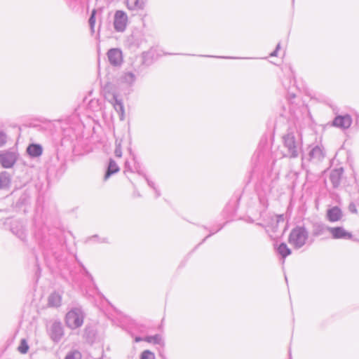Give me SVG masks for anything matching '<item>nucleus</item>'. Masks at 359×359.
Returning a JSON list of instances; mask_svg holds the SVG:
<instances>
[{
  "mask_svg": "<svg viewBox=\"0 0 359 359\" xmlns=\"http://www.w3.org/2000/svg\"><path fill=\"white\" fill-rule=\"evenodd\" d=\"M28 155L32 158H37L42 155L43 147L39 144H29L26 150Z\"/></svg>",
  "mask_w": 359,
  "mask_h": 359,
  "instance_id": "obj_16",
  "label": "nucleus"
},
{
  "mask_svg": "<svg viewBox=\"0 0 359 359\" xmlns=\"http://www.w3.org/2000/svg\"><path fill=\"white\" fill-rule=\"evenodd\" d=\"M352 123L350 115L337 116L333 120V126L342 129H348Z\"/></svg>",
  "mask_w": 359,
  "mask_h": 359,
  "instance_id": "obj_12",
  "label": "nucleus"
},
{
  "mask_svg": "<svg viewBox=\"0 0 359 359\" xmlns=\"http://www.w3.org/2000/svg\"><path fill=\"white\" fill-rule=\"evenodd\" d=\"M142 41V36L139 32L133 33L128 38V43L130 48H139Z\"/></svg>",
  "mask_w": 359,
  "mask_h": 359,
  "instance_id": "obj_18",
  "label": "nucleus"
},
{
  "mask_svg": "<svg viewBox=\"0 0 359 359\" xmlns=\"http://www.w3.org/2000/svg\"><path fill=\"white\" fill-rule=\"evenodd\" d=\"M259 155H260V151H258L257 156H259Z\"/></svg>",
  "mask_w": 359,
  "mask_h": 359,
  "instance_id": "obj_43",
  "label": "nucleus"
},
{
  "mask_svg": "<svg viewBox=\"0 0 359 359\" xmlns=\"http://www.w3.org/2000/svg\"><path fill=\"white\" fill-rule=\"evenodd\" d=\"M324 158V153L319 146L313 147L309 152L308 156H303L302 161L319 162Z\"/></svg>",
  "mask_w": 359,
  "mask_h": 359,
  "instance_id": "obj_11",
  "label": "nucleus"
},
{
  "mask_svg": "<svg viewBox=\"0 0 359 359\" xmlns=\"http://www.w3.org/2000/svg\"><path fill=\"white\" fill-rule=\"evenodd\" d=\"M278 180V175L268 174L267 176H264L259 184L257 185V191L259 198V202L262 206L266 208L268 206V199L266 198L269 196L273 188L274 187L276 181Z\"/></svg>",
  "mask_w": 359,
  "mask_h": 359,
  "instance_id": "obj_2",
  "label": "nucleus"
},
{
  "mask_svg": "<svg viewBox=\"0 0 359 359\" xmlns=\"http://www.w3.org/2000/svg\"><path fill=\"white\" fill-rule=\"evenodd\" d=\"M138 174L140 175H142L143 177L145 179V180L147 181L148 185L152 188L154 189V191H155L156 193V197L158 198L161 196V193H160V191L158 190V189L156 187L155 185V183L150 180L148 177L147 176V175L145 173H144L141 170H138L137 171Z\"/></svg>",
  "mask_w": 359,
  "mask_h": 359,
  "instance_id": "obj_24",
  "label": "nucleus"
},
{
  "mask_svg": "<svg viewBox=\"0 0 359 359\" xmlns=\"http://www.w3.org/2000/svg\"><path fill=\"white\" fill-rule=\"evenodd\" d=\"M326 216L327 219L330 222H336L341 220V219L343 217V213L339 207L334 206L327 210Z\"/></svg>",
  "mask_w": 359,
  "mask_h": 359,
  "instance_id": "obj_13",
  "label": "nucleus"
},
{
  "mask_svg": "<svg viewBox=\"0 0 359 359\" xmlns=\"http://www.w3.org/2000/svg\"><path fill=\"white\" fill-rule=\"evenodd\" d=\"M343 175V168H337L332 170L330 175V180L333 187L337 188L341 182V176Z\"/></svg>",
  "mask_w": 359,
  "mask_h": 359,
  "instance_id": "obj_17",
  "label": "nucleus"
},
{
  "mask_svg": "<svg viewBox=\"0 0 359 359\" xmlns=\"http://www.w3.org/2000/svg\"><path fill=\"white\" fill-rule=\"evenodd\" d=\"M144 341L154 344H161L163 343L162 337L160 334L146 337Z\"/></svg>",
  "mask_w": 359,
  "mask_h": 359,
  "instance_id": "obj_26",
  "label": "nucleus"
},
{
  "mask_svg": "<svg viewBox=\"0 0 359 359\" xmlns=\"http://www.w3.org/2000/svg\"><path fill=\"white\" fill-rule=\"evenodd\" d=\"M19 154L15 150H5L0 153V163L4 168H11L16 163Z\"/></svg>",
  "mask_w": 359,
  "mask_h": 359,
  "instance_id": "obj_5",
  "label": "nucleus"
},
{
  "mask_svg": "<svg viewBox=\"0 0 359 359\" xmlns=\"http://www.w3.org/2000/svg\"><path fill=\"white\" fill-rule=\"evenodd\" d=\"M29 349V346H28V344L26 341L25 339H22L21 341H20V346H18V351L21 353H26L27 352Z\"/></svg>",
  "mask_w": 359,
  "mask_h": 359,
  "instance_id": "obj_28",
  "label": "nucleus"
},
{
  "mask_svg": "<svg viewBox=\"0 0 359 359\" xmlns=\"http://www.w3.org/2000/svg\"><path fill=\"white\" fill-rule=\"evenodd\" d=\"M64 335V330L61 322L55 321L50 327V336L53 341L58 342Z\"/></svg>",
  "mask_w": 359,
  "mask_h": 359,
  "instance_id": "obj_10",
  "label": "nucleus"
},
{
  "mask_svg": "<svg viewBox=\"0 0 359 359\" xmlns=\"http://www.w3.org/2000/svg\"><path fill=\"white\" fill-rule=\"evenodd\" d=\"M11 182V179L8 172L4 171L0 173V189L9 187Z\"/></svg>",
  "mask_w": 359,
  "mask_h": 359,
  "instance_id": "obj_22",
  "label": "nucleus"
},
{
  "mask_svg": "<svg viewBox=\"0 0 359 359\" xmlns=\"http://www.w3.org/2000/svg\"><path fill=\"white\" fill-rule=\"evenodd\" d=\"M275 219H276V224H278L280 222H284V216H283V215H276Z\"/></svg>",
  "mask_w": 359,
  "mask_h": 359,
  "instance_id": "obj_37",
  "label": "nucleus"
},
{
  "mask_svg": "<svg viewBox=\"0 0 359 359\" xmlns=\"http://www.w3.org/2000/svg\"><path fill=\"white\" fill-rule=\"evenodd\" d=\"M71 9H74L80 3V0H65Z\"/></svg>",
  "mask_w": 359,
  "mask_h": 359,
  "instance_id": "obj_32",
  "label": "nucleus"
},
{
  "mask_svg": "<svg viewBox=\"0 0 359 359\" xmlns=\"http://www.w3.org/2000/svg\"><path fill=\"white\" fill-rule=\"evenodd\" d=\"M85 313L80 308H73L65 316V324L71 330L81 327L83 324Z\"/></svg>",
  "mask_w": 359,
  "mask_h": 359,
  "instance_id": "obj_3",
  "label": "nucleus"
},
{
  "mask_svg": "<svg viewBox=\"0 0 359 359\" xmlns=\"http://www.w3.org/2000/svg\"><path fill=\"white\" fill-rule=\"evenodd\" d=\"M128 166V162H126V167Z\"/></svg>",
  "mask_w": 359,
  "mask_h": 359,
  "instance_id": "obj_44",
  "label": "nucleus"
},
{
  "mask_svg": "<svg viewBox=\"0 0 359 359\" xmlns=\"http://www.w3.org/2000/svg\"><path fill=\"white\" fill-rule=\"evenodd\" d=\"M329 231L330 226L324 223L317 222L312 224V236L314 237L324 236Z\"/></svg>",
  "mask_w": 359,
  "mask_h": 359,
  "instance_id": "obj_14",
  "label": "nucleus"
},
{
  "mask_svg": "<svg viewBox=\"0 0 359 359\" xmlns=\"http://www.w3.org/2000/svg\"><path fill=\"white\" fill-rule=\"evenodd\" d=\"M114 154L116 157L122 156V149H121V141L116 140V149L114 151Z\"/></svg>",
  "mask_w": 359,
  "mask_h": 359,
  "instance_id": "obj_31",
  "label": "nucleus"
},
{
  "mask_svg": "<svg viewBox=\"0 0 359 359\" xmlns=\"http://www.w3.org/2000/svg\"><path fill=\"white\" fill-rule=\"evenodd\" d=\"M348 209L351 212H353V213L357 212L356 206L353 203H350V205L348 206Z\"/></svg>",
  "mask_w": 359,
  "mask_h": 359,
  "instance_id": "obj_38",
  "label": "nucleus"
},
{
  "mask_svg": "<svg viewBox=\"0 0 359 359\" xmlns=\"http://www.w3.org/2000/svg\"><path fill=\"white\" fill-rule=\"evenodd\" d=\"M135 79V75L130 72L123 73L120 77V81L128 85L133 84Z\"/></svg>",
  "mask_w": 359,
  "mask_h": 359,
  "instance_id": "obj_23",
  "label": "nucleus"
},
{
  "mask_svg": "<svg viewBox=\"0 0 359 359\" xmlns=\"http://www.w3.org/2000/svg\"><path fill=\"white\" fill-rule=\"evenodd\" d=\"M223 227V226H220L217 230L215 231H210V233L208 236H207L203 240L202 242H204L208 238H209L210 236H211L212 235L215 234L216 232L219 231L220 229H222Z\"/></svg>",
  "mask_w": 359,
  "mask_h": 359,
  "instance_id": "obj_39",
  "label": "nucleus"
},
{
  "mask_svg": "<svg viewBox=\"0 0 359 359\" xmlns=\"http://www.w3.org/2000/svg\"><path fill=\"white\" fill-rule=\"evenodd\" d=\"M96 12H97V11L95 9H93L92 11L89 20H88V23H89V25H90V30H91L92 33L94 32V27H95V15H96Z\"/></svg>",
  "mask_w": 359,
  "mask_h": 359,
  "instance_id": "obj_27",
  "label": "nucleus"
},
{
  "mask_svg": "<svg viewBox=\"0 0 359 359\" xmlns=\"http://www.w3.org/2000/svg\"><path fill=\"white\" fill-rule=\"evenodd\" d=\"M280 43H278L277 44V46H276V48L275 50H274V51H273V52L271 53V55H271V56H272V57H273V56H276L277 53H278V50L280 49Z\"/></svg>",
  "mask_w": 359,
  "mask_h": 359,
  "instance_id": "obj_40",
  "label": "nucleus"
},
{
  "mask_svg": "<svg viewBox=\"0 0 359 359\" xmlns=\"http://www.w3.org/2000/svg\"><path fill=\"white\" fill-rule=\"evenodd\" d=\"M140 359H155V355L153 352L145 350L141 353Z\"/></svg>",
  "mask_w": 359,
  "mask_h": 359,
  "instance_id": "obj_29",
  "label": "nucleus"
},
{
  "mask_svg": "<svg viewBox=\"0 0 359 359\" xmlns=\"http://www.w3.org/2000/svg\"><path fill=\"white\" fill-rule=\"evenodd\" d=\"M119 168L116 163L114 160L110 159L107 170L104 175V180H107L111 175L117 172Z\"/></svg>",
  "mask_w": 359,
  "mask_h": 359,
  "instance_id": "obj_21",
  "label": "nucleus"
},
{
  "mask_svg": "<svg viewBox=\"0 0 359 359\" xmlns=\"http://www.w3.org/2000/svg\"><path fill=\"white\" fill-rule=\"evenodd\" d=\"M309 238V233L304 226L294 228L288 238V242L294 248L299 249L303 247Z\"/></svg>",
  "mask_w": 359,
  "mask_h": 359,
  "instance_id": "obj_4",
  "label": "nucleus"
},
{
  "mask_svg": "<svg viewBox=\"0 0 359 359\" xmlns=\"http://www.w3.org/2000/svg\"><path fill=\"white\" fill-rule=\"evenodd\" d=\"M88 240H96L99 243H108L109 241L107 238H100L97 235H94L88 238Z\"/></svg>",
  "mask_w": 359,
  "mask_h": 359,
  "instance_id": "obj_35",
  "label": "nucleus"
},
{
  "mask_svg": "<svg viewBox=\"0 0 359 359\" xmlns=\"http://www.w3.org/2000/svg\"><path fill=\"white\" fill-rule=\"evenodd\" d=\"M128 15L123 11H116L114 18V27L118 32H123L128 24Z\"/></svg>",
  "mask_w": 359,
  "mask_h": 359,
  "instance_id": "obj_6",
  "label": "nucleus"
},
{
  "mask_svg": "<svg viewBox=\"0 0 359 359\" xmlns=\"http://www.w3.org/2000/svg\"><path fill=\"white\" fill-rule=\"evenodd\" d=\"M81 354L78 351L69 352L65 357V359H81Z\"/></svg>",
  "mask_w": 359,
  "mask_h": 359,
  "instance_id": "obj_30",
  "label": "nucleus"
},
{
  "mask_svg": "<svg viewBox=\"0 0 359 359\" xmlns=\"http://www.w3.org/2000/svg\"><path fill=\"white\" fill-rule=\"evenodd\" d=\"M80 265L83 268V271H84L85 274L86 275V276L88 277L89 279L92 282H93V278L92 275L88 271V270L83 266V265L82 264L80 263Z\"/></svg>",
  "mask_w": 359,
  "mask_h": 359,
  "instance_id": "obj_36",
  "label": "nucleus"
},
{
  "mask_svg": "<svg viewBox=\"0 0 359 359\" xmlns=\"http://www.w3.org/2000/svg\"><path fill=\"white\" fill-rule=\"evenodd\" d=\"M283 145V156L294 158L302 151V137L297 130L289 129L282 137Z\"/></svg>",
  "mask_w": 359,
  "mask_h": 359,
  "instance_id": "obj_1",
  "label": "nucleus"
},
{
  "mask_svg": "<svg viewBox=\"0 0 359 359\" xmlns=\"http://www.w3.org/2000/svg\"><path fill=\"white\" fill-rule=\"evenodd\" d=\"M126 6L131 11L143 10L145 6V0H126Z\"/></svg>",
  "mask_w": 359,
  "mask_h": 359,
  "instance_id": "obj_20",
  "label": "nucleus"
},
{
  "mask_svg": "<svg viewBox=\"0 0 359 359\" xmlns=\"http://www.w3.org/2000/svg\"><path fill=\"white\" fill-rule=\"evenodd\" d=\"M149 54H150V53H149V52H148V53H143V57H144V58L145 59V58H146V57H147V56H148Z\"/></svg>",
  "mask_w": 359,
  "mask_h": 359,
  "instance_id": "obj_42",
  "label": "nucleus"
},
{
  "mask_svg": "<svg viewBox=\"0 0 359 359\" xmlns=\"http://www.w3.org/2000/svg\"><path fill=\"white\" fill-rule=\"evenodd\" d=\"M296 91H297V90L294 86L289 87L287 88L288 98L289 99L294 98L296 97Z\"/></svg>",
  "mask_w": 359,
  "mask_h": 359,
  "instance_id": "obj_33",
  "label": "nucleus"
},
{
  "mask_svg": "<svg viewBox=\"0 0 359 359\" xmlns=\"http://www.w3.org/2000/svg\"><path fill=\"white\" fill-rule=\"evenodd\" d=\"M11 231L21 241H25L26 234L22 225L19 222H15L12 224Z\"/></svg>",
  "mask_w": 359,
  "mask_h": 359,
  "instance_id": "obj_19",
  "label": "nucleus"
},
{
  "mask_svg": "<svg viewBox=\"0 0 359 359\" xmlns=\"http://www.w3.org/2000/svg\"><path fill=\"white\" fill-rule=\"evenodd\" d=\"M278 252L283 258L291 254L290 249L284 243H282L279 245L278 248Z\"/></svg>",
  "mask_w": 359,
  "mask_h": 359,
  "instance_id": "obj_25",
  "label": "nucleus"
},
{
  "mask_svg": "<svg viewBox=\"0 0 359 359\" xmlns=\"http://www.w3.org/2000/svg\"><path fill=\"white\" fill-rule=\"evenodd\" d=\"M107 55L110 65L114 67L121 66L123 62V54L121 49L111 48Z\"/></svg>",
  "mask_w": 359,
  "mask_h": 359,
  "instance_id": "obj_8",
  "label": "nucleus"
},
{
  "mask_svg": "<svg viewBox=\"0 0 359 359\" xmlns=\"http://www.w3.org/2000/svg\"><path fill=\"white\" fill-rule=\"evenodd\" d=\"M329 232L333 239L351 240L353 238L352 233L343 226L330 227Z\"/></svg>",
  "mask_w": 359,
  "mask_h": 359,
  "instance_id": "obj_9",
  "label": "nucleus"
},
{
  "mask_svg": "<svg viewBox=\"0 0 359 359\" xmlns=\"http://www.w3.org/2000/svg\"><path fill=\"white\" fill-rule=\"evenodd\" d=\"M106 99L112 104L116 111L118 114L120 119L123 120L125 116V110L121 99H119L118 96L116 93L106 96Z\"/></svg>",
  "mask_w": 359,
  "mask_h": 359,
  "instance_id": "obj_7",
  "label": "nucleus"
},
{
  "mask_svg": "<svg viewBox=\"0 0 359 359\" xmlns=\"http://www.w3.org/2000/svg\"><path fill=\"white\" fill-rule=\"evenodd\" d=\"M62 292H53L48 298V305L49 307L57 308L61 306L62 304Z\"/></svg>",
  "mask_w": 359,
  "mask_h": 359,
  "instance_id": "obj_15",
  "label": "nucleus"
},
{
  "mask_svg": "<svg viewBox=\"0 0 359 359\" xmlns=\"http://www.w3.org/2000/svg\"><path fill=\"white\" fill-rule=\"evenodd\" d=\"M144 341V338H142V337H136L135 338V342H140V341Z\"/></svg>",
  "mask_w": 359,
  "mask_h": 359,
  "instance_id": "obj_41",
  "label": "nucleus"
},
{
  "mask_svg": "<svg viewBox=\"0 0 359 359\" xmlns=\"http://www.w3.org/2000/svg\"><path fill=\"white\" fill-rule=\"evenodd\" d=\"M6 134L3 131H0V147H2L6 143Z\"/></svg>",
  "mask_w": 359,
  "mask_h": 359,
  "instance_id": "obj_34",
  "label": "nucleus"
}]
</instances>
